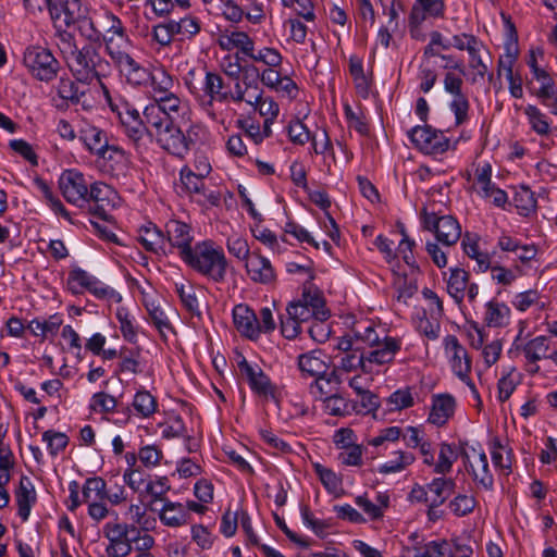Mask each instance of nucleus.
Returning a JSON list of instances; mask_svg holds the SVG:
<instances>
[{
	"label": "nucleus",
	"instance_id": "f257e3e1",
	"mask_svg": "<svg viewBox=\"0 0 557 557\" xmlns=\"http://www.w3.org/2000/svg\"><path fill=\"white\" fill-rule=\"evenodd\" d=\"M329 318L330 311L322 293L305 288L299 298L286 305L285 313H280L281 333L292 341L301 333L302 323L311 320L326 321Z\"/></svg>",
	"mask_w": 557,
	"mask_h": 557
},
{
	"label": "nucleus",
	"instance_id": "f03ea898",
	"mask_svg": "<svg viewBox=\"0 0 557 557\" xmlns=\"http://www.w3.org/2000/svg\"><path fill=\"white\" fill-rule=\"evenodd\" d=\"M182 261L193 271L214 283H223L226 278L227 258L223 248L212 239L197 242L185 253Z\"/></svg>",
	"mask_w": 557,
	"mask_h": 557
},
{
	"label": "nucleus",
	"instance_id": "7ed1b4c3",
	"mask_svg": "<svg viewBox=\"0 0 557 557\" xmlns=\"http://www.w3.org/2000/svg\"><path fill=\"white\" fill-rule=\"evenodd\" d=\"M357 339H361L370 349L366 351L369 366H384L394 361L401 349L403 342L398 337L388 336L385 330L380 332L372 325H358L354 329Z\"/></svg>",
	"mask_w": 557,
	"mask_h": 557
},
{
	"label": "nucleus",
	"instance_id": "20e7f679",
	"mask_svg": "<svg viewBox=\"0 0 557 557\" xmlns=\"http://www.w3.org/2000/svg\"><path fill=\"white\" fill-rule=\"evenodd\" d=\"M99 49L98 45L86 44L66 62L79 83L84 85H90L92 82L101 83L102 78L109 76L111 65L101 55Z\"/></svg>",
	"mask_w": 557,
	"mask_h": 557
},
{
	"label": "nucleus",
	"instance_id": "39448f33",
	"mask_svg": "<svg viewBox=\"0 0 557 557\" xmlns=\"http://www.w3.org/2000/svg\"><path fill=\"white\" fill-rule=\"evenodd\" d=\"M196 72L191 70L185 77L188 91L206 110L213 107L214 102L226 103L231 101L232 88L216 72L206 71L200 83L195 82Z\"/></svg>",
	"mask_w": 557,
	"mask_h": 557
},
{
	"label": "nucleus",
	"instance_id": "423d86ee",
	"mask_svg": "<svg viewBox=\"0 0 557 557\" xmlns=\"http://www.w3.org/2000/svg\"><path fill=\"white\" fill-rule=\"evenodd\" d=\"M66 290L74 296L90 293L97 299H111L115 290L78 265H72L65 282Z\"/></svg>",
	"mask_w": 557,
	"mask_h": 557
},
{
	"label": "nucleus",
	"instance_id": "0eeeda50",
	"mask_svg": "<svg viewBox=\"0 0 557 557\" xmlns=\"http://www.w3.org/2000/svg\"><path fill=\"white\" fill-rule=\"evenodd\" d=\"M109 107L115 114L123 133L135 144L139 143L146 135L144 115L124 98L108 97Z\"/></svg>",
	"mask_w": 557,
	"mask_h": 557
},
{
	"label": "nucleus",
	"instance_id": "6e6552de",
	"mask_svg": "<svg viewBox=\"0 0 557 557\" xmlns=\"http://www.w3.org/2000/svg\"><path fill=\"white\" fill-rule=\"evenodd\" d=\"M23 61L35 78L46 83L54 79L61 67L52 52L41 46L26 48Z\"/></svg>",
	"mask_w": 557,
	"mask_h": 557
},
{
	"label": "nucleus",
	"instance_id": "1a4fd4ad",
	"mask_svg": "<svg viewBox=\"0 0 557 557\" xmlns=\"http://www.w3.org/2000/svg\"><path fill=\"white\" fill-rule=\"evenodd\" d=\"M444 347L454 374L470 388L474 398L480 400V394L470 379L472 362L467 349L455 335H447L444 338Z\"/></svg>",
	"mask_w": 557,
	"mask_h": 557
},
{
	"label": "nucleus",
	"instance_id": "9d476101",
	"mask_svg": "<svg viewBox=\"0 0 557 557\" xmlns=\"http://www.w3.org/2000/svg\"><path fill=\"white\" fill-rule=\"evenodd\" d=\"M412 145L424 154H443L450 148V139L444 132L430 125H418L408 131Z\"/></svg>",
	"mask_w": 557,
	"mask_h": 557
},
{
	"label": "nucleus",
	"instance_id": "9b49d317",
	"mask_svg": "<svg viewBox=\"0 0 557 557\" xmlns=\"http://www.w3.org/2000/svg\"><path fill=\"white\" fill-rule=\"evenodd\" d=\"M103 534L109 541L106 548L109 557H126L133 549L137 527L126 523H106Z\"/></svg>",
	"mask_w": 557,
	"mask_h": 557
},
{
	"label": "nucleus",
	"instance_id": "f8f14e48",
	"mask_svg": "<svg viewBox=\"0 0 557 557\" xmlns=\"http://www.w3.org/2000/svg\"><path fill=\"white\" fill-rule=\"evenodd\" d=\"M58 183L62 196L69 203L77 207H84L87 203V191L90 182L82 172L75 169L64 170Z\"/></svg>",
	"mask_w": 557,
	"mask_h": 557
},
{
	"label": "nucleus",
	"instance_id": "ddd939ff",
	"mask_svg": "<svg viewBox=\"0 0 557 557\" xmlns=\"http://www.w3.org/2000/svg\"><path fill=\"white\" fill-rule=\"evenodd\" d=\"M473 460H470L468 453L465 454L466 467L473 481L486 491L494 487V478L490 471L486 454L482 449L471 448Z\"/></svg>",
	"mask_w": 557,
	"mask_h": 557
},
{
	"label": "nucleus",
	"instance_id": "4468645a",
	"mask_svg": "<svg viewBox=\"0 0 557 557\" xmlns=\"http://www.w3.org/2000/svg\"><path fill=\"white\" fill-rule=\"evenodd\" d=\"M165 240L171 248L177 249L182 259L193 248L194 232L190 225L178 220H170L165 224Z\"/></svg>",
	"mask_w": 557,
	"mask_h": 557
},
{
	"label": "nucleus",
	"instance_id": "2eb2a0df",
	"mask_svg": "<svg viewBox=\"0 0 557 557\" xmlns=\"http://www.w3.org/2000/svg\"><path fill=\"white\" fill-rule=\"evenodd\" d=\"M456 407L457 401L451 394L441 393L432 395L428 422L437 428L444 426L454 417Z\"/></svg>",
	"mask_w": 557,
	"mask_h": 557
},
{
	"label": "nucleus",
	"instance_id": "dca6fc26",
	"mask_svg": "<svg viewBox=\"0 0 557 557\" xmlns=\"http://www.w3.org/2000/svg\"><path fill=\"white\" fill-rule=\"evenodd\" d=\"M245 269L253 283L271 285L276 282V272L271 261L258 251L251 253V257L245 262Z\"/></svg>",
	"mask_w": 557,
	"mask_h": 557
},
{
	"label": "nucleus",
	"instance_id": "f3484780",
	"mask_svg": "<svg viewBox=\"0 0 557 557\" xmlns=\"http://www.w3.org/2000/svg\"><path fill=\"white\" fill-rule=\"evenodd\" d=\"M154 139L159 147L168 153L178 159H184L187 156L184 132L175 124V121L168 128L161 131Z\"/></svg>",
	"mask_w": 557,
	"mask_h": 557
},
{
	"label": "nucleus",
	"instance_id": "a211bd4d",
	"mask_svg": "<svg viewBox=\"0 0 557 557\" xmlns=\"http://www.w3.org/2000/svg\"><path fill=\"white\" fill-rule=\"evenodd\" d=\"M233 322L242 336L251 341L260 337L257 313L247 305L239 304L233 308Z\"/></svg>",
	"mask_w": 557,
	"mask_h": 557
},
{
	"label": "nucleus",
	"instance_id": "6ab92c4d",
	"mask_svg": "<svg viewBox=\"0 0 557 557\" xmlns=\"http://www.w3.org/2000/svg\"><path fill=\"white\" fill-rule=\"evenodd\" d=\"M325 354L321 349H313L300 354L297 357V367L302 377H317L323 375L329 370V363L325 360ZM322 377H320L321 380Z\"/></svg>",
	"mask_w": 557,
	"mask_h": 557
},
{
	"label": "nucleus",
	"instance_id": "aec40b11",
	"mask_svg": "<svg viewBox=\"0 0 557 557\" xmlns=\"http://www.w3.org/2000/svg\"><path fill=\"white\" fill-rule=\"evenodd\" d=\"M102 44H104L106 52L116 67L133 59L131 54L133 50V42L128 35L116 37L102 36L101 45Z\"/></svg>",
	"mask_w": 557,
	"mask_h": 557
},
{
	"label": "nucleus",
	"instance_id": "412c9836",
	"mask_svg": "<svg viewBox=\"0 0 557 557\" xmlns=\"http://www.w3.org/2000/svg\"><path fill=\"white\" fill-rule=\"evenodd\" d=\"M144 125L146 127V135L156 137L164 128H168L173 121L169 113H164L157 103L152 101L148 103L144 111Z\"/></svg>",
	"mask_w": 557,
	"mask_h": 557
},
{
	"label": "nucleus",
	"instance_id": "4be33fe9",
	"mask_svg": "<svg viewBox=\"0 0 557 557\" xmlns=\"http://www.w3.org/2000/svg\"><path fill=\"white\" fill-rule=\"evenodd\" d=\"M190 513L186 510L184 504L165 499L159 511V519L165 527L180 528L190 521Z\"/></svg>",
	"mask_w": 557,
	"mask_h": 557
},
{
	"label": "nucleus",
	"instance_id": "5701e85b",
	"mask_svg": "<svg viewBox=\"0 0 557 557\" xmlns=\"http://www.w3.org/2000/svg\"><path fill=\"white\" fill-rule=\"evenodd\" d=\"M137 240L147 250L156 255H165L166 240L162 231L154 224L148 223L138 230Z\"/></svg>",
	"mask_w": 557,
	"mask_h": 557
},
{
	"label": "nucleus",
	"instance_id": "b1692460",
	"mask_svg": "<svg viewBox=\"0 0 557 557\" xmlns=\"http://www.w3.org/2000/svg\"><path fill=\"white\" fill-rule=\"evenodd\" d=\"M239 370L248 381L250 388L259 395H268L272 393V385L270 379L263 373V371L251 366L246 359H243L238 363Z\"/></svg>",
	"mask_w": 557,
	"mask_h": 557
},
{
	"label": "nucleus",
	"instance_id": "393cba45",
	"mask_svg": "<svg viewBox=\"0 0 557 557\" xmlns=\"http://www.w3.org/2000/svg\"><path fill=\"white\" fill-rule=\"evenodd\" d=\"M17 504V515L22 521H27L30 515L32 507L37 500L34 484L27 476H22L20 486L15 493Z\"/></svg>",
	"mask_w": 557,
	"mask_h": 557
},
{
	"label": "nucleus",
	"instance_id": "a878e982",
	"mask_svg": "<svg viewBox=\"0 0 557 557\" xmlns=\"http://www.w3.org/2000/svg\"><path fill=\"white\" fill-rule=\"evenodd\" d=\"M426 488L429 490V499L433 507H441L454 494L456 481L441 475L429 482Z\"/></svg>",
	"mask_w": 557,
	"mask_h": 557
},
{
	"label": "nucleus",
	"instance_id": "bb28decb",
	"mask_svg": "<svg viewBox=\"0 0 557 557\" xmlns=\"http://www.w3.org/2000/svg\"><path fill=\"white\" fill-rule=\"evenodd\" d=\"M98 157L104 161V166L116 178L125 176L128 170V158L125 151L117 146H108Z\"/></svg>",
	"mask_w": 557,
	"mask_h": 557
},
{
	"label": "nucleus",
	"instance_id": "cd10ccee",
	"mask_svg": "<svg viewBox=\"0 0 557 557\" xmlns=\"http://www.w3.org/2000/svg\"><path fill=\"white\" fill-rule=\"evenodd\" d=\"M78 133L79 140L96 156L102 154L109 146L106 133L99 127L85 123Z\"/></svg>",
	"mask_w": 557,
	"mask_h": 557
},
{
	"label": "nucleus",
	"instance_id": "c85d7f7f",
	"mask_svg": "<svg viewBox=\"0 0 557 557\" xmlns=\"http://www.w3.org/2000/svg\"><path fill=\"white\" fill-rule=\"evenodd\" d=\"M436 240L446 248H450L461 237V226L451 215H443L435 232Z\"/></svg>",
	"mask_w": 557,
	"mask_h": 557
},
{
	"label": "nucleus",
	"instance_id": "c756f323",
	"mask_svg": "<svg viewBox=\"0 0 557 557\" xmlns=\"http://www.w3.org/2000/svg\"><path fill=\"white\" fill-rule=\"evenodd\" d=\"M321 377V380L320 376L317 377L310 384V392L312 394L318 393L319 397L322 398L339 391L343 383V375L338 369H333L331 372L327 370Z\"/></svg>",
	"mask_w": 557,
	"mask_h": 557
},
{
	"label": "nucleus",
	"instance_id": "7c9ffc66",
	"mask_svg": "<svg viewBox=\"0 0 557 557\" xmlns=\"http://www.w3.org/2000/svg\"><path fill=\"white\" fill-rule=\"evenodd\" d=\"M113 190L102 182L89 183L87 191V203H94V212L99 216L104 213V206L111 201Z\"/></svg>",
	"mask_w": 557,
	"mask_h": 557
},
{
	"label": "nucleus",
	"instance_id": "2f4dec72",
	"mask_svg": "<svg viewBox=\"0 0 557 557\" xmlns=\"http://www.w3.org/2000/svg\"><path fill=\"white\" fill-rule=\"evenodd\" d=\"M57 91L63 100L72 104H78L87 92V85L79 83L76 78L72 79L65 76L60 78Z\"/></svg>",
	"mask_w": 557,
	"mask_h": 557
},
{
	"label": "nucleus",
	"instance_id": "473e14b6",
	"mask_svg": "<svg viewBox=\"0 0 557 557\" xmlns=\"http://www.w3.org/2000/svg\"><path fill=\"white\" fill-rule=\"evenodd\" d=\"M175 293L178 295L183 308L191 317L201 319L202 312L195 287L190 284L175 283Z\"/></svg>",
	"mask_w": 557,
	"mask_h": 557
},
{
	"label": "nucleus",
	"instance_id": "72a5a7b5",
	"mask_svg": "<svg viewBox=\"0 0 557 557\" xmlns=\"http://www.w3.org/2000/svg\"><path fill=\"white\" fill-rule=\"evenodd\" d=\"M510 317L509 307L496 300H491L485 305L484 321L490 327L505 326Z\"/></svg>",
	"mask_w": 557,
	"mask_h": 557
},
{
	"label": "nucleus",
	"instance_id": "f704fd0d",
	"mask_svg": "<svg viewBox=\"0 0 557 557\" xmlns=\"http://www.w3.org/2000/svg\"><path fill=\"white\" fill-rule=\"evenodd\" d=\"M469 273L460 268H451L447 280V292L456 302H461L466 296Z\"/></svg>",
	"mask_w": 557,
	"mask_h": 557
},
{
	"label": "nucleus",
	"instance_id": "c9c22d12",
	"mask_svg": "<svg viewBox=\"0 0 557 557\" xmlns=\"http://www.w3.org/2000/svg\"><path fill=\"white\" fill-rule=\"evenodd\" d=\"M50 17L54 28H69L75 25L79 17L71 10L70 3L54 4L49 8Z\"/></svg>",
	"mask_w": 557,
	"mask_h": 557
},
{
	"label": "nucleus",
	"instance_id": "e433bc0d",
	"mask_svg": "<svg viewBox=\"0 0 557 557\" xmlns=\"http://www.w3.org/2000/svg\"><path fill=\"white\" fill-rule=\"evenodd\" d=\"M117 69L132 85L140 86L150 81L151 73L141 66L134 58L128 60L127 63L117 66Z\"/></svg>",
	"mask_w": 557,
	"mask_h": 557
},
{
	"label": "nucleus",
	"instance_id": "4c0bfd02",
	"mask_svg": "<svg viewBox=\"0 0 557 557\" xmlns=\"http://www.w3.org/2000/svg\"><path fill=\"white\" fill-rule=\"evenodd\" d=\"M393 457L386 462L382 463L377 471L381 474L398 473L416 461V457L410 451L396 450Z\"/></svg>",
	"mask_w": 557,
	"mask_h": 557
},
{
	"label": "nucleus",
	"instance_id": "58836bf2",
	"mask_svg": "<svg viewBox=\"0 0 557 557\" xmlns=\"http://www.w3.org/2000/svg\"><path fill=\"white\" fill-rule=\"evenodd\" d=\"M62 322L63 320L59 314H52L46 320H40L38 318L33 319L28 323L27 329L34 336H41L45 338L49 335H55L62 325Z\"/></svg>",
	"mask_w": 557,
	"mask_h": 557
},
{
	"label": "nucleus",
	"instance_id": "ea45409f",
	"mask_svg": "<svg viewBox=\"0 0 557 557\" xmlns=\"http://www.w3.org/2000/svg\"><path fill=\"white\" fill-rule=\"evenodd\" d=\"M524 114L533 132L539 136L545 137L550 133V121L536 106L528 104L524 108Z\"/></svg>",
	"mask_w": 557,
	"mask_h": 557
},
{
	"label": "nucleus",
	"instance_id": "a19ab883",
	"mask_svg": "<svg viewBox=\"0 0 557 557\" xmlns=\"http://www.w3.org/2000/svg\"><path fill=\"white\" fill-rule=\"evenodd\" d=\"M456 460L457 454L454 445L444 442L440 444L437 461L434 460V465L431 467L436 474L446 475L451 471Z\"/></svg>",
	"mask_w": 557,
	"mask_h": 557
},
{
	"label": "nucleus",
	"instance_id": "79ce46f5",
	"mask_svg": "<svg viewBox=\"0 0 557 557\" xmlns=\"http://www.w3.org/2000/svg\"><path fill=\"white\" fill-rule=\"evenodd\" d=\"M359 368L367 373L372 370L367 360L366 351H363L362 348H360V350L345 352L341 358L339 366L334 369H338L344 372H351Z\"/></svg>",
	"mask_w": 557,
	"mask_h": 557
},
{
	"label": "nucleus",
	"instance_id": "37998d69",
	"mask_svg": "<svg viewBox=\"0 0 557 557\" xmlns=\"http://www.w3.org/2000/svg\"><path fill=\"white\" fill-rule=\"evenodd\" d=\"M549 339L546 336H537L530 339L522 348L528 362L535 363L541 359L548 358Z\"/></svg>",
	"mask_w": 557,
	"mask_h": 557
},
{
	"label": "nucleus",
	"instance_id": "c03bdc74",
	"mask_svg": "<svg viewBox=\"0 0 557 557\" xmlns=\"http://www.w3.org/2000/svg\"><path fill=\"white\" fill-rule=\"evenodd\" d=\"M107 482L100 476H91L86 479L83 487L84 502L106 500Z\"/></svg>",
	"mask_w": 557,
	"mask_h": 557
},
{
	"label": "nucleus",
	"instance_id": "a18cd8bd",
	"mask_svg": "<svg viewBox=\"0 0 557 557\" xmlns=\"http://www.w3.org/2000/svg\"><path fill=\"white\" fill-rule=\"evenodd\" d=\"M140 350L138 348H121V358L117 364L116 373L129 372L137 374L141 372L140 368Z\"/></svg>",
	"mask_w": 557,
	"mask_h": 557
},
{
	"label": "nucleus",
	"instance_id": "49530a36",
	"mask_svg": "<svg viewBox=\"0 0 557 557\" xmlns=\"http://www.w3.org/2000/svg\"><path fill=\"white\" fill-rule=\"evenodd\" d=\"M180 180L186 193L205 195V174H197L188 166H184L180 172Z\"/></svg>",
	"mask_w": 557,
	"mask_h": 557
},
{
	"label": "nucleus",
	"instance_id": "de8ad7c7",
	"mask_svg": "<svg viewBox=\"0 0 557 557\" xmlns=\"http://www.w3.org/2000/svg\"><path fill=\"white\" fill-rule=\"evenodd\" d=\"M152 102L157 103L164 113H169L173 121H175L176 115L183 114L186 110L183 100L174 92L164 96H156Z\"/></svg>",
	"mask_w": 557,
	"mask_h": 557
},
{
	"label": "nucleus",
	"instance_id": "09e8293b",
	"mask_svg": "<svg viewBox=\"0 0 557 557\" xmlns=\"http://www.w3.org/2000/svg\"><path fill=\"white\" fill-rule=\"evenodd\" d=\"M133 407L141 418L151 417L158 408L156 398L148 391H138L133 399Z\"/></svg>",
	"mask_w": 557,
	"mask_h": 557
},
{
	"label": "nucleus",
	"instance_id": "8fccbe9b",
	"mask_svg": "<svg viewBox=\"0 0 557 557\" xmlns=\"http://www.w3.org/2000/svg\"><path fill=\"white\" fill-rule=\"evenodd\" d=\"M54 37L57 39V46L62 54V58L67 62L74 53L79 49L76 45L74 34L67 32V28H54Z\"/></svg>",
	"mask_w": 557,
	"mask_h": 557
},
{
	"label": "nucleus",
	"instance_id": "3c124183",
	"mask_svg": "<svg viewBox=\"0 0 557 557\" xmlns=\"http://www.w3.org/2000/svg\"><path fill=\"white\" fill-rule=\"evenodd\" d=\"M395 281L394 285L397 292V300L407 302L418 290L417 282L412 278H409L407 274H400L399 272L394 270Z\"/></svg>",
	"mask_w": 557,
	"mask_h": 557
},
{
	"label": "nucleus",
	"instance_id": "603ef678",
	"mask_svg": "<svg viewBox=\"0 0 557 557\" xmlns=\"http://www.w3.org/2000/svg\"><path fill=\"white\" fill-rule=\"evenodd\" d=\"M324 411L331 416H345L350 412L352 406L337 393L322 397Z\"/></svg>",
	"mask_w": 557,
	"mask_h": 557
},
{
	"label": "nucleus",
	"instance_id": "864d4df0",
	"mask_svg": "<svg viewBox=\"0 0 557 557\" xmlns=\"http://www.w3.org/2000/svg\"><path fill=\"white\" fill-rule=\"evenodd\" d=\"M117 407V400L106 392L95 393L89 401V409L97 413H112Z\"/></svg>",
	"mask_w": 557,
	"mask_h": 557
},
{
	"label": "nucleus",
	"instance_id": "5fc2aeb1",
	"mask_svg": "<svg viewBox=\"0 0 557 557\" xmlns=\"http://www.w3.org/2000/svg\"><path fill=\"white\" fill-rule=\"evenodd\" d=\"M476 506V499L472 495L468 494H457L448 503L449 510L456 517H465L473 512Z\"/></svg>",
	"mask_w": 557,
	"mask_h": 557
},
{
	"label": "nucleus",
	"instance_id": "6e6d98bb",
	"mask_svg": "<svg viewBox=\"0 0 557 557\" xmlns=\"http://www.w3.org/2000/svg\"><path fill=\"white\" fill-rule=\"evenodd\" d=\"M454 557L453 550L446 540L431 541L417 550L414 557Z\"/></svg>",
	"mask_w": 557,
	"mask_h": 557
},
{
	"label": "nucleus",
	"instance_id": "4d7b16f0",
	"mask_svg": "<svg viewBox=\"0 0 557 557\" xmlns=\"http://www.w3.org/2000/svg\"><path fill=\"white\" fill-rule=\"evenodd\" d=\"M287 135L293 144L304 146L310 141L313 133L308 129L301 120L296 119L289 122L287 126Z\"/></svg>",
	"mask_w": 557,
	"mask_h": 557
},
{
	"label": "nucleus",
	"instance_id": "13d9d810",
	"mask_svg": "<svg viewBox=\"0 0 557 557\" xmlns=\"http://www.w3.org/2000/svg\"><path fill=\"white\" fill-rule=\"evenodd\" d=\"M149 82H151L153 99L156 98V96H164L173 92V77L163 70L158 71L154 74H151Z\"/></svg>",
	"mask_w": 557,
	"mask_h": 557
},
{
	"label": "nucleus",
	"instance_id": "bf43d9fd",
	"mask_svg": "<svg viewBox=\"0 0 557 557\" xmlns=\"http://www.w3.org/2000/svg\"><path fill=\"white\" fill-rule=\"evenodd\" d=\"M115 317L120 323V330L123 337L129 342L135 343L137 338V327L134 323V318L125 308H117Z\"/></svg>",
	"mask_w": 557,
	"mask_h": 557
},
{
	"label": "nucleus",
	"instance_id": "052dcab7",
	"mask_svg": "<svg viewBox=\"0 0 557 557\" xmlns=\"http://www.w3.org/2000/svg\"><path fill=\"white\" fill-rule=\"evenodd\" d=\"M42 441L47 443L48 451L53 457L63 451L69 444V437L65 433L53 430L45 431Z\"/></svg>",
	"mask_w": 557,
	"mask_h": 557
},
{
	"label": "nucleus",
	"instance_id": "680f3d73",
	"mask_svg": "<svg viewBox=\"0 0 557 557\" xmlns=\"http://www.w3.org/2000/svg\"><path fill=\"white\" fill-rule=\"evenodd\" d=\"M128 512L131 515V519L135 524H137L139 530L148 532L156 528L157 519L153 516L148 515L140 505H131Z\"/></svg>",
	"mask_w": 557,
	"mask_h": 557
},
{
	"label": "nucleus",
	"instance_id": "e2e57ef3",
	"mask_svg": "<svg viewBox=\"0 0 557 557\" xmlns=\"http://www.w3.org/2000/svg\"><path fill=\"white\" fill-rule=\"evenodd\" d=\"M532 95H534L541 104L546 107L552 114L557 115V88L555 84L550 86H540L532 90Z\"/></svg>",
	"mask_w": 557,
	"mask_h": 557
},
{
	"label": "nucleus",
	"instance_id": "0e129e2a",
	"mask_svg": "<svg viewBox=\"0 0 557 557\" xmlns=\"http://www.w3.org/2000/svg\"><path fill=\"white\" fill-rule=\"evenodd\" d=\"M227 42H221L222 47L238 48L245 55L249 57L255 48L253 41L245 32H232L226 37Z\"/></svg>",
	"mask_w": 557,
	"mask_h": 557
},
{
	"label": "nucleus",
	"instance_id": "69168bd1",
	"mask_svg": "<svg viewBox=\"0 0 557 557\" xmlns=\"http://www.w3.org/2000/svg\"><path fill=\"white\" fill-rule=\"evenodd\" d=\"M476 193L486 198L487 193L495 186L492 182V166L490 163H484L475 170Z\"/></svg>",
	"mask_w": 557,
	"mask_h": 557
},
{
	"label": "nucleus",
	"instance_id": "338daca9",
	"mask_svg": "<svg viewBox=\"0 0 557 557\" xmlns=\"http://www.w3.org/2000/svg\"><path fill=\"white\" fill-rule=\"evenodd\" d=\"M432 319L426 317V312H423L422 317H419L417 322V331L424 335L430 341H435L440 336L441 324L438 321L440 317L431 315Z\"/></svg>",
	"mask_w": 557,
	"mask_h": 557
},
{
	"label": "nucleus",
	"instance_id": "774afa93",
	"mask_svg": "<svg viewBox=\"0 0 557 557\" xmlns=\"http://www.w3.org/2000/svg\"><path fill=\"white\" fill-rule=\"evenodd\" d=\"M343 450L338 454V460L342 465L359 467L362 465V446L347 442L342 446Z\"/></svg>",
	"mask_w": 557,
	"mask_h": 557
}]
</instances>
